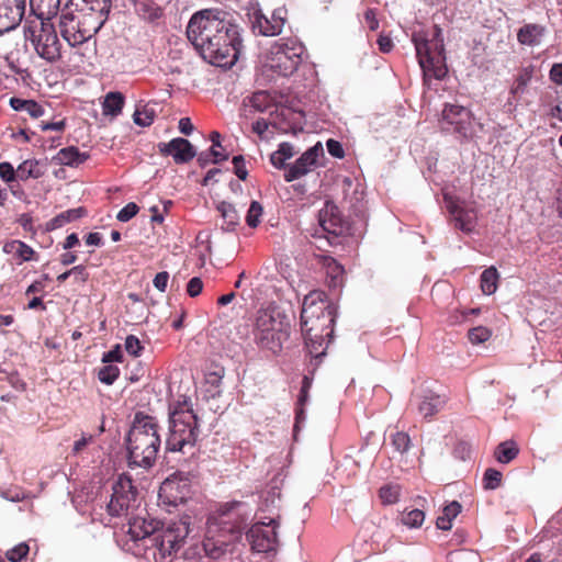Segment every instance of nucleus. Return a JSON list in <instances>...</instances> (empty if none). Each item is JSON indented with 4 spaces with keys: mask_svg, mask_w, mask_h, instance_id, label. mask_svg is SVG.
I'll return each instance as SVG.
<instances>
[{
    "mask_svg": "<svg viewBox=\"0 0 562 562\" xmlns=\"http://www.w3.org/2000/svg\"><path fill=\"white\" fill-rule=\"evenodd\" d=\"M550 80L557 85H562V64H554L549 72Z\"/></svg>",
    "mask_w": 562,
    "mask_h": 562,
    "instance_id": "69168bd1",
    "label": "nucleus"
},
{
    "mask_svg": "<svg viewBox=\"0 0 562 562\" xmlns=\"http://www.w3.org/2000/svg\"><path fill=\"white\" fill-rule=\"evenodd\" d=\"M380 498L384 504H394L400 496V488L396 485H384L379 491Z\"/></svg>",
    "mask_w": 562,
    "mask_h": 562,
    "instance_id": "09e8293b",
    "label": "nucleus"
},
{
    "mask_svg": "<svg viewBox=\"0 0 562 562\" xmlns=\"http://www.w3.org/2000/svg\"><path fill=\"white\" fill-rule=\"evenodd\" d=\"M328 153L335 158H344L345 150L341 144L335 139H328L326 143Z\"/></svg>",
    "mask_w": 562,
    "mask_h": 562,
    "instance_id": "bf43d9fd",
    "label": "nucleus"
},
{
    "mask_svg": "<svg viewBox=\"0 0 562 562\" xmlns=\"http://www.w3.org/2000/svg\"><path fill=\"white\" fill-rule=\"evenodd\" d=\"M392 445L396 451L404 453L411 447V438L404 431H397L392 436Z\"/></svg>",
    "mask_w": 562,
    "mask_h": 562,
    "instance_id": "8fccbe9b",
    "label": "nucleus"
},
{
    "mask_svg": "<svg viewBox=\"0 0 562 562\" xmlns=\"http://www.w3.org/2000/svg\"><path fill=\"white\" fill-rule=\"evenodd\" d=\"M87 215V210L82 206L64 211L46 223V231L52 232L65 226Z\"/></svg>",
    "mask_w": 562,
    "mask_h": 562,
    "instance_id": "c756f323",
    "label": "nucleus"
},
{
    "mask_svg": "<svg viewBox=\"0 0 562 562\" xmlns=\"http://www.w3.org/2000/svg\"><path fill=\"white\" fill-rule=\"evenodd\" d=\"M324 155V149L321 143H317L313 147L308 148L301 155L293 165L288 166L284 172V180L292 182L308 172H311L317 166V159Z\"/></svg>",
    "mask_w": 562,
    "mask_h": 562,
    "instance_id": "dca6fc26",
    "label": "nucleus"
},
{
    "mask_svg": "<svg viewBox=\"0 0 562 562\" xmlns=\"http://www.w3.org/2000/svg\"><path fill=\"white\" fill-rule=\"evenodd\" d=\"M203 290V282L199 277L192 278L187 284V293L191 297L198 296Z\"/></svg>",
    "mask_w": 562,
    "mask_h": 562,
    "instance_id": "13d9d810",
    "label": "nucleus"
},
{
    "mask_svg": "<svg viewBox=\"0 0 562 562\" xmlns=\"http://www.w3.org/2000/svg\"><path fill=\"white\" fill-rule=\"evenodd\" d=\"M301 54V47H289L288 44H276L271 47L268 66L277 75L288 77L300 66L302 61Z\"/></svg>",
    "mask_w": 562,
    "mask_h": 562,
    "instance_id": "f8f14e48",
    "label": "nucleus"
},
{
    "mask_svg": "<svg viewBox=\"0 0 562 562\" xmlns=\"http://www.w3.org/2000/svg\"><path fill=\"white\" fill-rule=\"evenodd\" d=\"M47 164L43 160L26 159L16 168L18 179L27 181L29 179H38L46 172Z\"/></svg>",
    "mask_w": 562,
    "mask_h": 562,
    "instance_id": "cd10ccee",
    "label": "nucleus"
},
{
    "mask_svg": "<svg viewBox=\"0 0 562 562\" xmlns=\"http://www.w3.org/2000/svg\"><path fill=\"white\" fill-rule=\"evenodd\" d=\"M425 519V514L420 509H412L407 513H403L402 521L404 525L416 528L422 526Z\"/></svg>",
    "mask_w": 562,
    "mask_h": 562,
    "instance_id": "de8ad7c7",
    "label": "nucleus"
},
{
    "mask_svg": "<svg viewBox=\"0 0 562 562\" xmlns=\"http://www.w3.org/2000/svg\"><path fill=\"white\" fill-rule=\"evenodd\" d=\"M245 526V519L234 510L210 516L203 540L205 554L220 559L232 551L233 546L241 539Z\"/></svg>",
    "mask_w": 562,
    "mask_h": 562,
    "instance_id": "20e7f679",
    "label": "nucleus"
},
{
    "mask_svg": "<svg viewBox=\"0 0 562 562\" xmlns=\"http://www.w3.org/2000/svg\"><path fill=\"white\" fill-rule=\"evenodd\" d=\"M294 154V148L291 144L282 143L279 145L278 150L271 154L270 161L276 168L283 169L286 168L285 160L292 158Z\"/></svg>",
    "mask_w": 562,
    "mask_h": 562,
    "instance_id": "e433bc0d",
    "label": "nucleus"
},
{
    "mask_svg": "<svg viewBox=\"0 0 562 562\" xmlns=\"http://www.w3.org/2000/svg\"><path fill=\"white\" fill-rule=\"evenodd\" d=\"M2 251L12 255L18 265L38 260V254L31 246L19 239L5 241Z\"/></svg>",
    "mask_w": 562,
    "mask_h": 562,
    "instance_id": "a878e982",
    "label": "nucleus"
},
{
    "mask_svg": "<svg viewBox=\"0 0 562 562\" xmlns=\"http://www.w3.org/2000/svg\"><path fill=\"white\" fill-rule=\"evenodd\" d=\"M159 150L162 155L172 156L176 164L189 162L196 155L193 145L182 137L173 138L169 143H160Z\"/></svg>",
    "mask_w": 562,
    "mask_h": 562,
    "instance_id": "aec40b11",
    "label": "nucleus"
},
{
    "mask_svg": "<svg viewBox=\"0 0 562 562\" xmlns=\"http://www.w3.org/2000/svg\"><path fill=\"white\" fill-rule=\"evenodd\" d=\"M199 435L198 416L186 400L169 407V436L166 441L169 451L193 454Z\"/></svg>",
    "mask_w": 562,
    "mask_h": 562,
    "instance_id": "39448f33",
    "label": "nucleus"
},
{
    "mask_svg": "<svg viewBox=\"0 0 562 562\" xmlns=\"http://www.w3.org/2000/svg\"><path fill=\"white\" fill-rule=\"evenodd\" d=\"M418 63L424 75V82L429 85L430 79L441 80L447 75L445 64V45L441 30L435 25L431 32H419L414 34Z\"/></svg>",
    "mask_w": 562,
    "mask_h": 562,
    "instance_id": "0eeeda50",
    "label": "nucleus"
},
{
    "mask_svg": "<svg viewBox=\"0 0 562 562\" xmlns=\"http://www.w3.org/2000/svg\"><path fill=\"white\" fill-rule=\"evenodd\" d=\"M319 224L322 228L335 236H340L349 231V223L344 217L339 207L331 201H326L319 211Z\"/></svg>",
    "mask_w": 562,
    "mask_h": 562,
    "instance_id": "f3484780",
    "label": "nucleus"
},
{
    "mask_svg": "<svg viewBox=\"0 0 562 562\" xmlns=\"http://www.w3.org/2000/svg\"><path fill=\"white\" fill-rule=\"evenodd\" d=\"M24 36L46 61L55 63L61 57V43L52 22L25 20Z\"/></svg>",
    "mask_w": 562,
    "mask_h": 562,
    "instance_id": "1a4fd4ad",
    "label": "nucleus"
},
{
    "mask_svg": "<svg viewBox=\"0 0 562 562\" xmlns=\"http://www.w3.org/2000/svg\"><path fill=\"white\" fill-rule=\"evenodd\" d=\"M63 38L72 47L88 43L101 29L93 19L87 18L78 9L71 10L66 4L59 22Z\"/></svg>",
    "mask_w": 562,
    "mask_h": 562,
    "instance_id": "9d476101",
    "label": "nucleus"
},
{
    "mask_svg": "<svg viewBox=\"0 0 562 562\" xmlns=\"http://www.w3.org/2000/svg\"><path fill=\"white\" fill-rule=\"evenodd\" d=\"M40 127L42 131H58L61 132L65 128V121L60 120L57 122H41Z\"/></svg>",
    "mask_w": 562,
    "mask_h": 562,
    "instance_id": "0e129e2a",
    "label": "nucleus"
},
{
    "mask_svg": "<svg viewBox=\"0 0 562 562\" xmlns=\"http://www.w3.org/2000/svg\"><path fill=\"white\" fill-rule=\"evenodd\" d=\"M156 417L137 412L127 435L130 465L150 468L158 456L161 439Z\"/></svg>",
    "mask_w": 562,
    "mask_h": 562,
    "instance_id": "7ed1b4c3",
    "label": "nucleus"
},
{
    "mask_svg": "<svg viewBox=\"0 0 562 562\" xmlns=\"http://www.w3.org/2000/svg\"><path fill=\"white\" fill-rule=\"evenodd\" d=\"M30 551V548L26 543L22 542L15 546L13 549L7 552V558L11 562H20L24 559Z\"/></svg>",
    "mask_w": 562,
    "mask_h": 562,
    "instance_id": "3c124183",
    "label": "nucleus"
},
{
    "mask_svg": "<svg viewBox=\"0 0 562 562\" xmlns=\"http://www.w3.org/2000/svg\"><path fill=\"white\" fill-rule=\"evenodd\" d=\"M31 14L26 20L52 22L60 9V0H30Z\"/></svg>",
    "mask_w": 562,
    "mask_h": 562,
    "instance_id": "b1692460",
    "label": "nucleus"
},
{
    "mask_svg": "<svg viewBox=\"0 0 562 562\" xmlns=\"http://www.w3.org/2000/svg\"><path fill=\"white\" fill-rule=\"evenodd\" d=\"M227 159H228V154L223 153L215 148H210L209 151H202L198 156V162L201 167H205L210 162L218 164V162L227 160Z\"/></svg>",
    "mask_w": 562,
    "mask_h": 562,
    "instance_id": "a19ab883",
    "label": "nucleus"
},
{
    "mask_svg": "<svg viewBox=\"0 0 562 562\" xmlns=\"http://www.w3.org/2000/svg\"><path fill=\"white\" fill-rule=\"evenodd\" d=\"M123 361V352L120 345H116L113 349L108 352H104L102 356L103 363H112V362H122Z\"/></svg>",
    "mask_w": 562,
    "mask_h": 562,
    "instance_id": "4d7b16f0",
    "label": "nucleus"
},
{
    "mask_svg": "<svg viewBox=\"0 0 562 562\" xmlns=\"http://www.w3.org/2000/svg\"><path fill=\"white\" fill-rule=\"evenodd\" d=\"M133 117L135 124L143 127L150 126L156 117V111L154 108L146 104L142 108H137Z\"/></svg>",
    "mask_w": 562,
    "mask_h": 562,
    "instance_id": "58836bf2",
    "label": "nucleus"
},
{
    "mask_svg": "<svg viewBox=\"0 0 562 562\" xmlns=\"http://www.w3.org/2000/svg\"><path fill=\"white\" fill-rule=\"evenodd\" d=\"M24 11L25 0H0V35L21 23Z\"/></svg>",
    "mask_w": 562,
    "mask_h": 562,
    "instance_id": "6ab92c4d",
    "label": "nucleus"
},
{
    "mask_svg": "<svg viewBox=\"0 0 562 562\" xmlns=\"http://www.w3.org/2000/svg\"><path fill=\"white\" fill-rule=\"evenodd\" d=\"M89 158L87 153H81L75 146H69L61 148L57 155L56 159L65 166L77 167L83 164Z\"/></svg>",
    "mask_w": 562,
    "mask_h": 562,
    "instance_id": "2f4dec72",
    "label": "nucleus"
},
{
    "mask_svg": "<svg viewBox=\"0 0 562 562\" xmlns=\"http://www.w3.org/2000/svg\"><path fill=\"white\" fill-rule=\"evenodd\" d=\"M188 40L204 60L217 67H231L238 59L241 40L228 12L204 9L195 12L187 26Z\"/></svg>",
    "mask_w": 562,
    "mask_h": 562,
    "instance_id": "f257e3e1",
    "label": "nucleus"
},
{
    "mask_svg": "<svg viewBox=\"0 0 562 562\" xmlns=\"http://www.w3.org/2000/svg\"><path fill=\"white\" fill-rule=\"evenodd\" d=\"M284 25V18L281 10L273 11L271 18H267L260 10L252 14V26L258 29L263 36H274L281 33Z\"/></svg>",
    "mask_w": 562,
    "mask_h": 562,
    "instance_id": "4be33fe9",
    "label": "nucleus"
},
{
    "mask_svg": "<svg viewBox=\"0 0 562 562\" xmlns=\"http://www.w3.org/2000/svg\"><path fill=\"white\" fill-rule=\"evenodd\" d=\"M119 375H120V369L116 366L111 364V363H106V366L101 368L98 372V378H99L100 382H102L106 385L113 384L114 381L119 378Z\"/></svg>",
    "mask_w": 562,
    "mask_h": 562,
    "instance_id": "a18cd8bd",
    "label": "nucleus"
},
{
    "mask_svg": "<svg viewBox=\"0 0 562 562\" xmlns=\"http://www.w3.org/2000/svg\"><path fill=\"white\" fill-rule=\"evenodd\" d=\"M138 505V491L131 476L121 474L112 486L108 513L113 517L128 516Z\"/></svg>",
    "mask_w": 562,
    "mask_h": 562,
    "instance_id": "9b49d317",
    "label": "nucleus"
},
{
    "mask_svg": "<svg viewBox=\"0 0 562 562\" xmlns=\"http://www.w3.org/2000/svg\"><path fill=\"white\" fill-rule=\"evenodd\" d=\"M191 483L188 477L171 475L166 479L159 487V499L171 506L184 504L191 497Z\"/></svg>",
    "mask_w": 562,
    "mask_h": 562,
    "instance_id": "ddd939ff",
    "label": "nucleus"
},
{
    "mask_svg": "<svg viewBox=\"0 0 562 562\" xmlns=\"http://www.w3.org/2000/svg\"><path fill=\"white\" fill-rule=\"evenodd\" d=\"M519 453V449L516 445V442L508 440L501 442L495 451L494 457L495 459L501 463H509L512 462Z\"/></svg>",
    "mask_w": 562,
    "mask_h": 562,
    "instance_id": "f704fd0d",
    "label": "nucleus"
},
{
    "mask_svg": "<svg viewBox=\"0 0 562 562\" xmlns=\"http://www.w3.org/2000/svg\"><path fill=\"white\" fill-rule=\"evenodd\" d=\"M544 32L546 27L540 24H525L517 32V41L521 45L537 46L540 44L541 38L544 35Z\"/></svg>",
    "mask_w": 562,
    "mask_h": 562,
    "instance_id": "c85d7f7f",
    "label": "nucleus"
},
{
    "mask_svg": "<svg viewBox=\"0 0 562 562\" xmlns=\"http://www.w3.org/2000/svg\"><path fill=\"white\" fill-rule=\"evenodd\" d=\"M263 214V207L258 201H252L246 214V223L249 227L256 228Z\"/></svg>",
    "mask_w": 562,
    "mask_h": 562,
    "instance_id": "37998d69",
    "label": "nucleus"
},
{
    "mask_svg": "<svg viewBox=\"0 0 562 562\" xmlns=\"http://www.w3.org/2000/svg\"><path fill=\"white\" fill-rule=\"evenodd\" d=\"M277 527L276 520L271 519L269 524H256L246 533V539L251 549L256 552H269L277 544Z\"/></svg>",
    "mask_w": 562,
    "mask_h": 562,
    "instance_id": "4468645a",
    "label": "nucleus"
},
{
    "mask_svg": "<svg viewBox=\"0 0 562 562\" xmlns=\"http://www.w3.org/2000/svg\"><path fill=\"white\" fill-rule=\"evenodd\" d=\"M336 316L337 307L327 300V294L324 291L313 290L304 297L301 329L306 349L315 360V367L321 363L334 337Z\"/></svg>",
    "mask_w": 562,
    "mask_h": 562,
    "instance_id": "f03ea898",
    "label": "nucleus"
},
{
    "mask_svg": "<svg viewBox=\"0 0 562 562\" xmlns=\"http://www.w3.org/2000/svg\"><path fill=\"white\" fill-rule=\"evenodd\" d=\"M24 112H26L31 117L37 119L44 114V108L36 101L30 100L27 106L24 109Z\"/></svg>",
    "mask_w": 562,
    "mask_h": 562,
    "instance_id": "680f3d73",
    "label": "nucleus"
},
{
    "mask_svg": "<svg viewBox=\"0 0 562 562\" xmlns=\"http://www.w3.org/2000/svg\"><path fill=\"white\" fill-rule=\"evenodd\" d=\"M168 280L169 273L167 271H161L155 276L153 283L158 291L165 292L167 289Z\"/></svg>",
    "mask_w": 562,
    "mask_h": 562,
    "instance_id": "052dcab7",
    "label": "nucleus"
},
{
    "mask_svg": "<svg viewBox=\"0 0 562 562\" xmlns=\"http://www.w3.org/2000/svg\"><path fill=\"white\" fill-rule=\"evenodd\" d=\"M135 13L144 21L154 23L164 16V9L154 0H133Z\"/></svg>",
    "mask_w": 562,
    "mask_h": 562,
    "instance_id": "bb28decb",
    "label": "nucleus"
},
{
    "mask_svg": "<svg viewBox=\"0 0 562 562\" xmlns=\"http://www.w3.org/2000/svg\"><path fill=\"white\" fill-rule=\"evenodd\" d=\"M498 272L495 267L485 269L481 274V289L484 294L491 295L497 290Z\"/></svg>",
    "mask_w": 562,
    "mask_h": 562,
    "instance_id": "4c0bfd02",
    "label": "nucleus"
},
{
    "mask_svg": "<svg viewBox=\"0 0 562 562\" xmlns=\"http://www.w3.org/2000/svg\"><path fill=\"white\" fill-rule=\"evenodd\" d=\"M445 403L446 400L440 395L430 393L424 396L418 405V411L425 418H429L436 415L443 407Z\"/></svg>",
    "mask_w": 562,
    "mask_h": 562,
    "instance_id": "473e14b6",
    "label": "nucleus"
},
{
    "mask_svg": "<svg viewBox=\"0 0 562 562\" xmlns=\"http://www.w3.org/2000/svg\"><path fill=\"white\" fill-rule=\"evenodd\" d=\"M461 505L453 501L443 507L442 514L437 517L436 526L438 529L448 531L452 528V520L461 513Z\"/></svg>",
    "mask_w": 562,
    "mask_h": 562,
    "instance_id": "72a5a7b5",
    "label": "nucleus"
},
{
    "mask_svg": "<svg viewBox=\"0 0 562 562\" xmlns=\"http://www.w3.org/2000/svg\"><path fill=\"white\" fill-rule=\"evenodd\" d=\"M191 517L183 516L177 521H171L160 535H154V527L151 524H146L144 519L134 518L130 522L128 533L135 541L146 538L151 539L158 547L160 552L171 554L180 549L181 544L189 536L191 529Z\"/></svg>",
    "mask_w": 562,
    "mask_h": 562,
    "instance_id": "6e6552de",
    "label": "nucleus"
},
{
    "mask_svg": "<svg viewBox=\"0 0 562 562\" xmlns=\"http://www.w3.org/2000/svg\"><path fill=\"white\" fill-rule=\"evenodd\" d=\"M550 115L562 122V89L559 93L558 103L551 109Z\"/></svg>",
    "mask_w": 562,
    "mask_h": 562,
    "instance_id": "774afa93",
    "label": "nucleus"
},
{
    "mask_svg": "<svg viewBox=\"0 0 562 562\" xmlns=\"http://www.w3.org/2000/svg\"><path fill=\"white\" fill-rule=\"evenodd\" d=\"M254 340L261 349L279 355L291 334V323L286 314L277 307L259 310L254 323Z\"/></svg>",
    "mask_w": 562,
    "mask_h": 562,
    "instance_id": "423d86ee",
    "label": "nucleus"
},
{
    "mask_svg": "<svg viewBox=\"0 0 562 562\" xmlns=\"http://www.w3.org/2000/svg\"><path fill=\"white\" fill-rule=\"evenodd\" d=\"M68 8L71 10L77 9L93 19L102 27L106 22L112 8L111 0H69Z\"/></svg>",
    "mask_w": 562,
    "mask_h": 562,
    "instance_id": "a211bd4d",
    "label": "nucleus"
},
{
    "mask_svg": "<svg viewBox=\"0 0 562 562\" xmlns=\"http://www.w3.org/2000/svg\"><path fill=\"white\" fill-rule=\"evenodd\" d=\"M536 71V66L527 65L518 69L515 76L514 82L509 89V95L507 104L515 105V102L526 92L527 86L531 81Z\"/></svg>",
    "mask_w": 562,
    "mask_h": 562,
    "instance_id": "393cba45",
    "label": "nucleus"
},
{
    "mask_svg": "<svg viewBox=\"0 0 562 562\" xmlns=\"http://www.w3.org/2000/svg\"><path fill=\"white\" fill-rule=\"evenodd\" d=\"M0 177L7 183L13 182L18 179L16 170L10 162H0Z\"/></svg>",
    "mask_w": 562,
    "mask_h": 562,
    "instance_id": "6e6d98bb",
    "label": "nucleus"
},
{
    "mask_svg": "<svg viewBox=\"0 0 562 562\" xmlns=\"http://www.w3.org/2000/svg\"><path fill=\"white\" fill-rule=\"evenodd\" d=\"M85 241L88 246H97L100 247L103 245L102 235L100 233H89L85 237Z\"/></svg>",
    "mask_w": 562,
    "mask_h": 562,
    "instance_id": "338daca9",
    "label": "nucleus"
},
{
    "mask_svg": "<svg viewBox=\"0 0 562 562\" xmlns=\"http://www.w3.org/2000/svg\"><path fill=\"white\" fill-rule=\"evenodd\" d=\"M441 122L451 126L454 132L464 134L470 122V111L462 105L445 104Z\"/></svg>",
    "mask_w": 562,
    "mask_h": 562,
    "instance_id": "5701e85b",
    "label": "nucleus"
},
{
    "mask_svg": "<svg viewBox=\"0 0 562 562\" xmlns=\"http://www.w3.org/2000/svg\"><path fill=\"white\" fill-rule=\"evenodd\" d=\"M364 20H366V23L368 24V27L371 31H375L379 29V21L376 19V13H375L374 9H368L364 12Z\"/></svg>",
    "mask_w": 562,
    "mask_h": 562,
    "instance_id": "e2e57ef3",
    "label": "nucleus"
},
{
    "mask_svg": "<svg viewBox=\"0 0 562 562\" xmlns=\"http://www.w3.org/2000/svg\"><path fill=\"white\" fill-rule=\"evenodd\" d=\"M492 336V330L485 326H477L469 330L468 338L473 345L487 341Z\"/></svg>",
    "mask_w": 562,
    "mask_h": 562,
    "instance_id": "49530a36",
    "label": "nucleus"
},
{
    "mask_svg": "<svg viewBox=\"0 0 562 562\" xmlns=\"http://www.w3.org/2000/svg\"><path fill=\"white\" fill-rule=\"evenodd\" d=\"M234 173L243 181L247 179L248 170L246 168L245 158L241 155L233 158Z\"/></svg>",
    "mask_w": 562,
    "mask_h": 562,
    "instance_id": "5fc2aeb1",
    "label": "nucleus"
},
{
    "mask_svg": "<svg viewBox=\"0 0 562 562\" xmlns=\"http://www.w3.org/2000/svg\"><path fill=\"white\" fill-rule=\"evenodd\" d=\"M251 106L259 112H265L273 105V98L267 91H257L250 99Z\"/></svg>",
    "mask_w": 562,
    "mask_h": 562,
    "instance_id": "ea45409f",
    "label": "nucleus"
},
{
    "mask_svg": "<svg viewBox=\"0 0 562 562\" xmlns=\"http://www.w3.org/2000/svg\"><path fill=\"white\" fill-rule=\"evenodd\" d=\"M503 479L502 472L496 469L488 468L486 469L483 476V485L485 490H496L501 486Z\"/></svg>",
    "mask_w": 562,
    "mask_h": 562,
    "instance_id": "c03bdc74",
    "label": "nucleus"
},
{
    "mask_svg": "<svg viewBox=\"0 0 562 562\" xmlns=\"http://www.w3.org/2000/svg\"><path fill=\"white\" fill-rule=\"evenodd\" d=\"M312 382H313V379L308 375H304L303 379H302V385H301V390H300V394H299V398H297V407L295 413H296V419H300L302 416H303V406L306 404L307 400H308V392H310V389L312 386Z\"/></svg>",
    "mask_w": 562,
    "mask_h": 562,
    "instance_id": "79ce46f5",
    "label": "nucleus"
},
{
    "mask_svg": "<svg viewBox=\"0 0 562 562\" xmlns=\"http://www.w3.org/2000/svg\"><path fill=\"white\" fill-rule=\"evenodd\" d=\"M125 350L133 357H138L143 350L139 339L134 335H128L124 342Z\"/></svg>",
    "mask_w": 562,
    "mask_h": 562,
    "instance_id": "603ef678",
    "label": "nucleus"
},
{
    "mask_svg": "<svg viewBox=\"0 0 562 562\" xmlns=\"http://www.w3.org/2000/svg\"><path fill=\"white\" fill-rule=\"evenodd\" d=\"M446 207L451 215L456 228L463 233H472L476 226L477 214L474 209H467L459 204V199L446 193L443 194Z\"/></svg>",
    "mask_w": 562,
    "mask_h": 562,
    "instance_id": "2eb2a0df",
    "label": "nucleus"
},
{
    "mask_svg": "<svg viewBox=\"0 0 562 562\" xmlns=\"http://www.w3.org/2000/svg\"><path fill=\"white\" fill-rule=\"evenodd\" d=\"M138 206L134 202L127 203L116 215L120 222H128L138 213Z\"/></svg>",
    "mask_w": 562,
    "mask_h": 562,
    "instance_id": "864d4df0",
    "label": "nucleus"
},
{
    "mask_svg": "<svg viewBox=\"0 0 562 562\" xmlns=\"http://www.w3.org/2000/svg\"><path fill=\"white\" fill-rule=\"evenodd\" d=\"M216 210L220 212L221 217L223 218L222 229L225 232L235 231L240 221L239 213L235 206L229 202L221 201L217 203Z\"/></svg>",
    "mask_w": 562,
    "mask_h": 562,
    "instance_id": "7c9ffc66",
    "label": "nucleus"
},
{
    "mask_svg": "<svg viewBox=\"0 0 562 562\" xmlns=\"http://www.w3.org/2000/svg\"><path fill=\"white\" fill-rule=\"evenodd\" d=\"M315 259L317 265L325 271L327 286L334 290L340 289L345 280L344 267L331 256L316 255Z\"/></svg>",
    "mask_w": 562,
    "mask_h": 562,
    "instance_id": "412c9836",
    "label": "nucleus"
},
{
    "mask_svg": "<svg viewBox=\"0 0 562 562\" xmlns=\"http://www.w3.org/2000/svg\"><path fill=\"white\" fill-rule=\"evenodd\" d=\"M124 106V95L121 92H109L103 102V113L116 116Z\"/></svg>",
    "mask_w": 562,
    "mask_h": 562,
    "instance_id": "c9c22d12",
    "label": "nucleus"
}]
</instances>
